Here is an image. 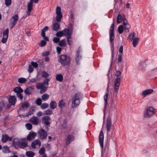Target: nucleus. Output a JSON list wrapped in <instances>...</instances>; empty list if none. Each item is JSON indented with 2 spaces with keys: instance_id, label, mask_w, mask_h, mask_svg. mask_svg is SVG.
<instances>
[{
  "instance_id": "nucleus-10",
  "label": "nucleus",
  "mask_w": 157,
  "mask_h": 157,
  "mask_svg": "<svg viewBox=\"0 0 157 157\" xmlns=\"http://www.w3.org/2000/svg\"><path fill=\"white\" fill-rule=\"evenodd\" d=\"M104 135L103 130L101 129L99 134V143L101 147V149H103L104 147Z\"/></svg>"
},
{
  "instance_id": "nucleus-4",
  "label": "nucleus",
  "mask_w": 157,
  "mask_h": 157,
  "mask_svg": "<svg viewBox=\"0 0 157 157\" xmlns=\"http://www.w3.org/2000/svg\"><path fill=\"white\" fill-rule=\"evenodd\" d=\"M114 22L111 25V27L110 28L109 30V41L111 43V44L113 47V49L112 52V57H113V46H114V42L113 40L115 38L114 33Z\"/></svg>"
},
{
  "instance_id": "nucleus-5",
  "label": "nucleus",
  "mask_w": 157,
  "mask_h": 157,
  "mask_svg": "<svg viewBox=\"0 0 157 157\" xmlns=\"http://www.w3.org/2000/svg\"><path fill=\"white\" fill-rule=\"evenodd\" d=\"M154 113V108L151 106H147L144 113V117H150L153 116Z\"/></svg>"
},
{
  "instance_id": "nucleus-35",
  "label": "nucleus",
  "mask_w": 157,
  "mask_h": 157,
  "mask_svg": "<svg viewBox=\"0 0 157 157\" xmlns=\"http://www.w3.org/2000/svg\"><path fill=\"white\" fill-rule=\"evenodd\" d=\"M146 66V64L145 61L141 62L139 63V68L141 70L143 69Z\"/></svg>"
},
{
  "instance_id": "nucleus-17",
  "label": "nucleus",
  "mask_w": 157,
  "mask_h": 157,
  "mask_svg": "<svg viewBox=\"0 0 157 157\" xmlns=\"http://www.w3.org/2000/svg\"><path fill=\"white\" fill-rule=\"evenodd\" d=\"M153 91V90L151 89H147L143 90L142 92V95L143 98L145 97L147 95L151 94Z\"/></svg>"
},
{
  "instance_id": "nucleus-32",
  "label": "nucleus",
  "mask_w": 157,
  "mask_h": 157,
  "mask_svg": "<svg viewBox=\"0 0 157 157\" xmlns=\"http://www.w3.org/2000/svg\"><path fill=\"white\" fill-rule=\"evenodd\" d=\"M49 105L50 107L52 109H56L57 107V103L55 101L52 100L51 101Z\"/></svg>"
},
{
  "instance_id": "nucleus-2",
  "label": "nucleus",
  "mask_w": 157,
  "mask_h": 157,
  "mask_svg": "<svg viewBox=\"0 0 157 157\" xmlns=\"http://www.w3.org/2000/svg\"><path fill=\"white\" fill-rule=\"evenodd\" d=\"M121 72L119 71H117L115 75V81L114 90L115 92L117 93L118 91L119 86L121 80Z\"/></svg>"
},
{
  "instance_id": "nucleus-23",
  "label": "nucleus",
  "mask_w": 157,
  "mask_h": 157,
  "mask_svg": "<svg viewBox=\"0 0 157 157\" xmlns=\"http://www.w3.org/2000/svg\"><path fill=\"white\" fill-rule=\"evenodd\" d=\"M36 133L33 132V131L30 132L27 137V139L28 140H31L33 139H34L35 137L36 136Z\"/></svg>"
},
{
  "instance_id": "nucleus-63",
  "label": "nucleus",
  "mask_w": 157,
  "mask_h": 157,
  "mask_svg": "<svg viewBox=\"0 0 157 157\" xmlns=\"http://www.w3.org/2000/svg\"><path fill=\"white\" fill-rule=\"evenodd\" d=\"M16 95L17 97L20 100H21L23 98V96L21 93H18L16 94Z\"/></svg>"
},
{
  "instance_id": "nucleus-60",
  "label": "nucleus",
  "mask_w": 157,
  "mask_h": 157,
  "mask_svg": "<svg viewBox=\"0 0 157 157\" xmlns=\"http://www.w3.org/2000/svg\"><path fill=\"white\" fill-rule=\"evenodd\" d=\"M46 42L44 40H42L40 44V46L41 47H43L46 45Z\"/></svg>"
},
{
  "instance_id": "nucleus-64",
  "label": "nucleus",
  "mask_w": 157,
  "mask_h": 157,
  "mask_svg": "<svg viewBox=\"0 0 157 157\" xmlns=\"http://www.w3.org/2000/svg\"><path fill=\"white\" fill-rule=\"evenodd\" d=\"M33 70V68L32 67V66L29 65V68L28 69V71L29 73L32 72Z\"/></svg>"
},
{
  "instance_id": "nucleus-3",
  "label": "nucleus",
  "mask_w": 157,
  "mask_h": 157,
  "mask_svg": "<svg viewBox=\"0 0 157 157\" xmlns=\"http://www.w3.org/2000/svg\"><path fill=\"white\" fill-rule=\"evenodd\" d=\"M58 61L63 66L69 65L71 63V59L68 56L62 55L59 56L58 59Z\"/></svg>"
},
{
  "instance_id": "nucleus-7",
  "label": "nucleus",
  "mask_w": 157,
  "mask_h": 157,
  "mask_svg": "<svg viewBox=\"0 0 157 157\" xmlns=\"http://www.w3.org/2000/svg\"><path fill=\"white\" fill-rule=\"evenodd\" d=\"M38 135L39 138L42 140L46 139L48 135L45 130L43 129H41L40 131L38 132Z\"/></svg>"
},
{
  "instance_id": "nucleus-62",
  "label": "nucleus",
  "mask_w": 157,
  "mask_h": 157,
  "mask_svg": "<svg viewBox=\"0 0 157 157\" xmlns=\"http://www.w3.org/2000/svg\"><path fill=\"white\" fill-rule=\"evenodd\" d=\"M60 39L59 38L55 37L53 39V42L55 43H57L59 41Z\"/></svg>"
},
{
  "instance_id": "nucleus-1",
  "label": "nucleus",
  "mask_w": 157,
  "mask_h": 157,
  "mask_svg": "<svg viewBox=\"0 0 157 157\" xmlns=\"http://www.w3.org/2000/svg\"><path fill=\"white\" fill-rule=\"evenodd\" d=\"M83 95L80 92H78L74 95L72 98L71 107L73 108L77 107L80 104L81 100L82 99Z\"/></svg>"
},
{
  "instance_id": "nucleus-59",
  "label": "nucleus",
  "mask_w": 157,
  "mask_h": 157,
  "mask_svg": "<svg viewBox=\"0 0 157 157\" xmlns=\"http://www.w3.org/2000/svg\"><path fill=\"white\" fill-rule=\"evenodd\" d=\"M5 4L7 6L10 5L11 4V0H5Z\"/></svg>"
},
{
  "instance_id": "nucleus-16",
  "label": "nucleus",
  "mask_w": 157,
  "mask_h": 157,
  "mask_svg": "<svg viewBox=\"0 0 157 157\" xmlns=\"http://www.w3.org/2000/svg\"><path fill=\"white\" fill-rule=\"evenodd\" d=\"M42 120L45 125L47 126L49 125L51 118L47 116H44L42 118Z\"/></svg>"
},
{
  "instance_id": "nucleus-36",
  "label": "nucleus",
  "mask_w": 157,
  "mask_h": 157,
  "mask_svg": "<svg viewBox=\"0 0 157 157\" xmlns=\"http://www.w3.org/2000/svg\"><path fill=\"white\" fill-rule=\"evenodd\" d=\"M50 78H46V79L44 80L43 82L42 83L43 85L45 86V87H47V89L48 87V82H49L50 81Z\"/></svg>"
},
{
  "instance_id": "nucleus-54",
  "label": "nucleus",
  "mask_w": 157,
  "mask_h": 157,
  "mask_svg": "<svg viewBox=\"0 0 157 157\" xmlns=\"http://www.w3.org/2000/svg\"><path fill=\"white\" fill-rule=\"evenodd\" d=\"M45 152V149L44 147H42L40 149L39 153L40 155L44 154Z\"/></svg>"
},
{
  "instance_id": "nucleus-8",
  "label": "nucleus",
  "mask_w": 157,
  "mask_h": 157,
  "mask_svg": "<svg viewBox=\"0 0 157 157\" xmlns=\"http://www.w3.org/2000/svg\"><path fill=\"white\" fill-rule=\"evenodd\" d=\"M36 87L38 89H40V93L41 94L44 93L47 90L46 87L42 83L38 82L36 85Z\"/></svg>"
},
{
  "instance_id": "nucleus-18",
  "label": "nucleus",
  "mask_w": 157,
  "mask_h": 157,
  "mask_svg": "<svg viewBox=\"0 0 157 157\" xmlns=\"http://www.w3.org/2000/svg\"><path fill=\"white\" fill-rule=\"evenodd\" d=\"M9 103L12 105H14L17 101V99L15 96H10L8 98Z\"/></svg>"
},
{
  "instance_id": "nucleus-6",
  "label": "nucleus",
  "mask_w": 157,
  "mask_h": 157,
  "mask_svg": "<svg viewBox=\"0 0 157 157\" xmlns=\"http://www.w3.org/2000/svg\"><path fill=\"white\" fill-rule=\"evenodd\" d=\"M18 18L17 14H15L13 15L10 19V27L11 29H13L15 26Z\"/></svg>"
},
{
  "instance_id": "nucleus-55",
  "label": "nucleus",
  "mask_w": 157,
  "mask_h": 157,
  "mask_svg": "<svg viewBox=\"0 0 157 157\" xmlns=\"http://www.w3.org/2000/svg\"><path fill=\"white\" fill-rule=\"evenodd\" d=\"M38 80V76H37L36 77L31 79L29 81V82L31 83H34V82H37V81Z\"/></svg>"
},
{
  "instance_id": "nucleus-57",
  "label": "nucleus",
  "mask_w": 157,
  "mask_h": 157,
  "mask_svg": "<svg viewBox=\"0 0 157 157\" xmlns=\"http://www.w3.org/2000/svg\"><path fill=\"white\" fill-rule=\"evenodd\" d=\"M34 110L33 109H30L28 111L27 114H26L25 116L26 117H28L29 115H31L33 113Z\"/></svg>"
},
{
  "instance_id": "nucleus-38",
  "label": "nucleus",
  "mask_w": 157,
  "mask_h": 157,
  "mask_svg": "<svg viewBox=\"0 0 157 157\" xmlns=\"http://www.w3.org/2000/svg\"><path fill=\"white\" fill-rule=\"evenodd\" d=\"M26 155L28 157H33L35 155V153L33 151H29L26 152Z\"/></svg>"
},
{
  "instance_id": "nucleus-30",
  "label": "nucleus",
  "mask_w": 157,
  "mask_h": 157,
  "mask_svg": "<svg viewBox=\"0 0 157 157\" xmlns=\"http://www.w3.org/2000/svg\"><path fill=\"white\" fill-rule=\"evenodd\" d=\"M13 91L16 93H20L23 92L24 91L23 90L20 86H17L15 87Z\"/></svg>"
},
{
  "instance_id": "nucleus-19",
  "label": "nucleus",
  "mask_w": 157,
  "mask_h": 157,
  "mask_svg": "<svg viewBox=\"0 0 157 157\" xmlns=\"http://www.w3.org/2000/svg\"><path fill=\"white\" fill-rule=\"evenodd\" d=\"M29 121L33 124L37 125L39 123V119L36 117L33 116L30 119Z\"/></svg>"
},
{
  "instance_id": "nucleus-31",
  "label": "nucleus",
  "mask_w": 157,
  "mask_h": 157,
  "mask_svg": "<svg viewBox=\"0 0 157 157\" xmlns=\"http://www.w3.org/2000/svg\"><path fill=\"white\" fill-rule=\"evenodd\" d=\"M20 142L18 139H14L13 141V144L16 148L18 147L20 145Z\"/></svg>"
},
{
  "instance_id": "nucleus-41",
  "label": "nucleus",
  "mask_w": 157,
  "mask_h": 157,
  "mask_svg": "<svg viewBox=\"0 0 157 157\" xmlns=\"http://www.w3.org/2000/svg\"><path fill=\"white\" fill-rule=\"evenodd\" d=\"M28 143L27 142H22L20 143V148L24 149L25 147H27L28 146Z\"/></svg>"
},
{
  "instance_id": "nucleus-45",
  "label": "nucleus",
  "mask_w": 157,
  "mask_h": 157,
  "mask_svg": "<svg viewBox=\"0 0 157 157\" xmlns=\"http://www.w3.org/2000/svg\"><path fill=\"white\" fill-rule=\"evenodd\" d=\"M41 74L42 77L44 78H47L49 75L45 71H42Z\"/></svg>"
},
{
  "instance_id": "nucleus-61",
  "label": "nucleus",
  "mask_w": 157,
  "mask_h": 157,
  "mask_svg": "<svg viewBox=\"0 0 157 157\" xmlns=\"http://www.w3.org/2000/svg\"><path fill=\"white\" fill-rule=\"evenodd\" d=\"M36 103L38 105H40L41 104V100L40 98H38L36 101Z\"/></svg>"
},
{
  "instance_id": "nucleus-26",
  "label": "nucleus",
  "mask_w": 157,
  "mask_h": 157,
  "mask_svg": "<svg viewBox=\"0 0 157 157\" xmlns=\"http://www.w3.org/2000/svg\"><path fill=\"white\" fill-rule=\"evenodd\" d=\"M29 106V104L27 102H25L23 103L21 105V106H20L18 111H21L23 110L24 109L28 108Z\"/></svg>"
},
{
  "instance_id": "nucleus-33",
  "label": "nucleus",
  "mask_w": 157,
  "mask_h": 157,
  "mask_svg": "<svg viewBox=\"0 0 157 157\" xmlns=\"http://www.w3.org/2000/svg\"><path fill=\"white\" fill-rule=\"evenodd\" d=\"M63 31V36H68L69 35L71 36V32L69 31V29L65 28Z\"/></svg>"
},
{
  "instance_id": "nucleus-48",
  "label": "nucleus",
  "mask_w": 157,
  "mask_h": 157,
  "mask_svg": "<svg viewBox=\"0 0 157 157\" xmlns=\"http://www.w3.org/2000/svg\"><path fill=\"white\" fill-rule=\"evenodd\" d=\"M62 17V14H57L56 17V20L58 22H59L61 21V19Z\"/></svg>"
},
{
  "instance_id": "nucleus-28",
  "label": "nucleus",
  "mask_w": 157,
  "mask_h": 157,
  "mask_svg": "<svg viewBox=\"0 0 157 157\" xmlns=\"http://www.w3.org/2000/svg\"><path fill=\"white\" fill-rule=\"evenodd\" d=\"M60 28V24L57 22H55L53 23L52 29L54 31H57Z\"/></svg>"
},
{
  "instance_id": "nucleus-42",
  "label": "nucleus",
  "mask_w": 157,
  "mask_h": 157,
  "mask_svg": "<svg viewBox=\"0 0 157 157\" xmlns=\"http://www.w3.org/2000/svg\"><path fill=\"white\" fill-rule=\"evenodd\" d=\"M5 103L3 100L0 99V111L2 110L3 108L4 107Z\"/></svg>"
},
{
  "instance_id": "nucleus-11",
  "label": "nucleus",
  "mask_w": 157,
  "mask_h": 157,
  "mask_svg": "<svg viewBox=\"0 0 157 157\" xmlns=\"http://www.w3.org/2000/svg\"><path fill=\"white\" fill-rule=\"evenodd\" d=\"M9 29H6L3 32V37L1 41L3 43H5L7 41L9 36Z\"/></svg>"
},
{
  "instance_id": "nucleus-15",
  "label": "nucleus",
  "mask_w": 157,
  "mask_h": 157,
  "mask_svg": "<svg viewBox=\"0 0 157 157\" xmlns=\"http://www.w3.org/2000/svg\"><path fill=\"white\" fill-rule=\"evenodd\" d=\"M48 27L46 26L42 29L41 33V36L44 37V39L48 41H49V40L48 37L45 36V32L48 31Z\"/></svg>"
},
{
  "instance_id": "nucleus-52",
  "label": "nucleus",
  "mask_w": 157,
  "mask_h": 157,
  "mask_svg": "<svg viewBox=\"0 0 157 157\" xmlns=\"http://www.w3.org/2000/svg\"><path fill=\"white\" fill-rule=\"evenodd\" d=\"M56 36L58 37H60L63 36V31L57 32L56 34Z\"/></svg>"
},
{
  "instance_id": "nucleus-46",
  "label": "nucleus",
  "mask_w": 157,
  "mask_h": 157,
  "mask_svg": "<svg viewBox=\"0 0 157 157\" xmlns=\"http://www.w3.org/2000/svg\"><path fill=\"white\" fill-rule=\"evenodd\" d=\"M66 42L65 39L62 40L60 41H59V46L63 47V46L66 44Z\"/></svg>"
},
{
  "instance_id": "nucleus-29",
  "label": "nucleus",
  "mask_w": 157,
  "mask_h": 157,
  "mask_svg": "<svg viewBox=\"0 0 157 157\" xmlns=\"http://www.w3.org/2000/svg\"><path fill=\"white\" fill-rule=\"evenodd\" d=\"M109 88V84L108 85L107 88V92L105 94L104 96V100L105 103V108L107 104V100L108 98V96L109 95V93L108 92V89Z\"/></svg>"
},
{
  "instance_id": "nucleus-37",
  "label": "nucleus",
  "mask_w": 157,
  "mask_h": 157,
  "mask_svg": "<svg viewBox=\"0 0 157 157\" xmlns=\"http://www.w3.org/2000/svg\"><path fill=\"white\" fill-rule=\"evenodd\" d=\"M2 151L4 153H9L10 152L9 147L7 146H4L3 147Z\"/></svg>"
},
{
  "instance_id": "nucleus-51",
  "label": "nucleus",
  "mask_w": 157,
  "mask_h": 157,
  "mask_svg": "<svg viewBox=\"0 0 157 157\" xmlns=\"http://www.w3.org/2000/svg\"><path fill=\"white\" fill-rule=\"evenodd\" d=\"M44 112L45 114L47 115H51L52 113V111L50 109L45 110Z\"/></svg>"
},
{
  "instance_id": "nucleus-40",
  "label": "nucleus",
  "mask_w": 157,
  "mask_h": 157,
  "mask_svg": "<svg viewBox=\"0 0 157 157\" xmlns=\"http://www.w3.org/2000/svg\"><path fill=\"white\" fill-rule=\"evenodd\" d=\"M49 97V95L48 94H44L42 95L41 98L43 101H45L48 100Z\"/></svg>"
},
{
  "instance_id": "nucleus-21",
  "label": "nucleus",
  "mask_w": 157,
  "mask_h": 157,
  "mask_svg": "<svg viewBox=\"0 0 157 157\" xmlns=\"http://www.w3.org/2000/svg\"><path fill=\"white\" fill-rule=\"evenodd\" d=\"M41 144L40 140H36L32 142L31 146L33 148H36V147H40Z\"/></svg>"
},
{
  "instance_id": "nucleus-43",
  "label": "nucleus",
  "mask_w": 157,
  "mask_h": 157,
  "mask_svg": "<svg viewBox=\"0 0 157 157\" xmlns=\"http://www.w3.org/2000/svg\"><path fill=\"white\" fill-rule=\"evenodd\" d=\"M67 39V43L69 45H71L72 44L71 36L69 35L66 36Z\"/></svg>"
},
{
  "instance_id": "nucleus-9",
  "label": "nucleus",
  "mask_w": 157,
  "mask_h": 157,
  "mask_svg": "<svg viewBox=\"0 0 157 157\" xmlns=\"http://www.w3.org/2000/svg\"><path fill=\"white\" fill-rule=\"evenodd\" d=\"M33 0H30V1L28 2L27 5V10L26 13L27 15H29L31 14V12L32 10L33 6Z\"/></svg>"
},
{
  "instance_id": "nucleus-20",
  "label": "nucleus",
  "mask_w": 157,
  "mask_h": 157,
  "mask_svg": "<svg viewBox=\"0 0 157 157\" xmlns=\"http://www.w3.org/2000/svg\"><path fill=\"white\" fill-rule=\"evenodd\" d=\"M123 24L124 26V31L127 33H128L129 31V29L130 28V26L128 23L127 20H125L123 22Z\"/></svg>"
},
{
  "instance_id": "nucleus-22",
  "label": "nucleus",
  "mask_w": 157,
  "mask_h": 157,
  "mask_svg": "<svg viewBox=\"0 0 157 157\" xmlns=\"http://www.w3.org/2000/svg\"><path fill=\"white\" fill-rule=\"evenodd\" d=\"M81 51V48L79 47L78 48L77 51L76 52V57L75 58V61L77 64H79V59L81 58V56H80V52Z\"/></svg>"
},
{
  "instance_id": "nucleus-14",
  "label": "nucleus",
  "mask_w": 157,
  "mask_h": 157,
  "mask_svg": "<svg viewBox=\"0 0 157 157\" xmlns=\"http://www.w3.org/2000/svg\"><path fill=\"white\" fill-rule=\"evenodd\" d=\"M125 20H127L125 17V16L124 13L121 14H119L118 15L117 18V24H119L122 21L124 22Z\"/></svg>"
},
{
  "instance_id": "nucleus-25",
  "label": "nucleus",
  "mask_w": 157,
  "mask_h": 157,
  "mask_svg": "<svg viewBox=\"0 0 157 157\" xmlns=\"http://www.w3.org/2000/svg\"><path fill=\"white\" fill-rule=\"evenodd\" d=\"M66 105V103L63 100H61L59 101L58 102V106L60 108V111L62 112L63 111V108Z\"/></svg>"
},
{
  "instance_id": "nucleus-58",
  "label": "nucleus",
  "mask_w": 157,
  "mask_h": 157,
  "mask_svg": "<svg viewBox=\"0 0 157 157\" xmlns=\"http://www.w3.org/2000/svg\"><path fill=\"white\" fill-rule=\"evenodd\" d=\"M25 126L29 130H30L31 129L32 126L31 124L30 123H27L26 124Z\"/></svg>"
},
{
  "instance_id": "nucleus-27",
  "label": "nucleus",
  "mask_w": 157,
  "mask_h": 157,
  "mask_svg": "<svg viewBox=\"0 0 157 157\" xmlns=\"http://www.w3.org/2000/svg\"><path fill=\"white\" fill-rule=\"evenodd\" d=\"M33 88L31 86L27 88L24 90V93L26 94H32Z\"/></svg>"
},
{
  "instance_id": "nucleus-47",
  "label": "nucleus",
  "mask_w": 157,
  "mask_h": 157,
  "mask_svg": "<svg viewBox=\"0 0 157 157\" xmlns=\"http://www.w3.org/2000/svg\"><path fill=\"white\" fill-rule=\"evenodd\" d=\"M26 81V79L22 77L19 78L18 80V82L20 83H25Z\"/></svg>"
},
{
  "instance_id": "nucleus-34",
  "label": "nucleus",
  "mask_w": 157,
  "mask_h": 157,
  "mask_svg": "<svg viewBox=\"0 0 157 157\" xmlns=\"http://www.w3.org/2000/svg\"><path fill=\"white\" fill-rule=\"evenodd\" d=\"M140 39L138 37H136L133 39L132 41V45L134 47H135L139 42Z\"/></svg>"
},
{
  "instance_id": "nucleus-13",
  "label": "nucleus",
  "mask_w": 157,
  "mask_h": 157,
  "mask_svg": "<svg viewBox=\"0 0 157 157\" xmlns=\"http://www.w3.org/2000/svg\"><path fill=\"white\" fill-rule=\"evenodd\" d=\"M112 120L110 117L107 118L106 123V127L107 129V133L108 134L112 126Z\"/></svg>"
},
{
  "instance_id": "nucleus-50",
  "label": "nucleus",
  "mask_w": 157,
  "mask_h": 157,
  "mask_svg": "<svg viewBox=\"0 0 157 157\" xmlns=\"http://www.w3.org/2000/svg\"><path fill=\"white\" fill-rule=\"evenodd\" d=\"M56 14H62L61 13V8L59 6H57L56 9Z\"/></svg>"
},
{
  "instance_id": "nucleus-24",
  "label": "nucleus",
  "mask_w": 157,
  "mask_h": 157,
  "mask_svg": "<svg viewBox=\"0 0 157 157\" xmlns=\"http://www.w3.org/2000/svg\"><path fill=\"white\" fill-rule=\"evenodd\" d=\"M12 140V138L9 137L7 134L2 135V140L3 142L5 143L8 141H11Z\"/></svg>"
},
{
  "instance_id": "nucleus-39",
  "label": "nucleus",
  "mask_w": 157,
  "mask_h": 157,
  "mask_svg": "<svg viewBox=\"0 0 157 157\" xmlns=\"http://www.w3.org/2000/svg\"><path fill=\"white\" fill-rule=\"evenodd\" d=\"M63 76L61 74H58L56 76V79L58 81H62L63 80Z\"/></svg>"
},
{
  "instance_id": "nucleus-12",
  "label": "nucleus",
  "mask_w": 157,
  "mask_h": 157,
  "mask_svg": "<svg viewBox=\"0 0 157 157\" xmlns=\"http://www.w3.org/2000/svg\"><path fill=\"white\" fill-rule=\"evenodd\" d=\"M75 139L74 136L72 134L68 135L66 139L65 145L66 146L69 145Z\"/></svg>"
},
{
  "instance_id": "nucleus-49",
  "label": "nucleus",
  "mask_w": 157,
  "mask_h": 157,
  "mask_svg": "<svg viewBox=\"0 0 157 157\" xmlns=\"http://www.w3.org/2000/svg\"><path fill=\"white\" fill-rule=\"evenodd\" d=\"M49 104L46 103H44L42 104L41 105V108L42 109H44L47 108L48 107Z\"/></svg>"
},
{
  "instance_id": "nucleus-53",
  "label": "nucleus",
  "mask_w": 157,
  "mask_h": 157,
  "mask_svg": "<svg viewBox=\"0 0 157 157\" xmlns=\"http://www.w3.org/2000/svg\"><path fill=\"white\" fill-rule=\"evenodd\" d=\"M122 54H120L118 56V60L117 61V63L119 65L120 63H121L122 60Z\"/></svg>"
},
{
  "instance_id": "nucleus-56",
  "label": "nucleus",
  "mask_w": 157,
  "mask_h": 157,
  "mask_svg": "<svg viewBox=\"0 0 157 157\" xmlns=\"http://www.w3.org/2000/svg\"><path fill=\"white\" fill-rule=\"evenodd\" d=\"M135 36V33L133 32V33H130L128 36V38H129L131 40H133L134 39V38Z\"/></svg>"
},
{
  "instance_id": "nucleus-44",
  "label": "nucleus",
  "mask_w": 157,
  "mask_h": 157,
  "mask_svg": "<svg viewBox=\"0 0 157 157\" xmlns=\"http://www.w3.org/2000/svg\"><path fill=\"white\" fill-rule=\"evenodd\" d=\"M124 30V27L123 25H121L118 27V31L120 34H121L123 32Z\"/></svg>"
}]
</instances>
